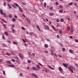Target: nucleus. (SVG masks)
Here are the masks:
<instances>
[{
	"mask_svg": "<svg viewBox=\"0 0 78 78\" xmlns=\"http://www.w3.org/2000/svg\"><path fill=\"white\" fill-rule=\"evenodd\" d=\"M69 69L73 73V71H75V68L71 66H69Z\"/></svg>",
	"mask_w": 78,
	"mask_h": 78,
	"instance_id": "obj_1",
	"label": "nucleus"
},
{
	"mask_svg": "<svg viewBox=\"0 0 78 78\" xmlns=\"http://www.w3.org/2000/svg\"><path fill=\"white\" fill-rule=\"evenodd\" d=\"M19 55L21 59H23V56L22 55L21 53H19Z\"/></svg>",
	"mask_w": 78,
	"mask_h": 78,
	"instance_id": "obj_2",
	"label": "nucleus"
},
{
	"mask_svg": "<svg viewBox=\"0 0 78 78\" xmlns=\"http://www.w3.org/2000/svg\"><path fill=\"white\" fill-rule=\"evenodd\" d=\"M32 76H34V77H35L36 78H38V76H37V75H36L35 74H32Z\"/></svg>",
	"mask_w": 78,
	"mask_h": 78,
	"instance_id": "obj_3",
	"label": "nucleus"
},
{
	"mask_svg": "<svg viewBox=\"0 0 78 78\" xmlns=\"http://www.w3.org/2000/svg\"><path fill=\"white\" fill-rule=\"evenodd\" d=\"M44 29L45 30H46V29H47V30H49V28L48 27V26H47V25H44Z\"/></svg>",
	"mask_w": 78,
	"mask_h": 78,
	"instance_id": "obj_4",
	"label": "nucleus"
},
{
	"mask_svg": "<svg viewBox=\"0 0 78 78\" xmlns=\"http://www.w3.org/2000/svg\"><path fill=\"white\" fill-rule=\"evenodd\" d=\"M32 69L34 70H36V71L38 70V69H37V68H36L35 67H33Z\"/></svg>",
	"mask_w": 78,
	"mask_h": 78,
	"instance_id": "obj_5",
	"label": "nucleus"
},
{
	"mask_svg": "<svg viewBox=\"0 0 78 78\" xmlns=\"http://www.w3.org/2000/svg\"><path fill=\"white\" fill-rule=\"evenodd\" d=\"M19 9L20 12H23V10H22V9L21 7H20V6H19Z\"/></svg>",
	"mask_w": 78,
	"mask_h": 78,
	"instance_id": "obj_6",
	"label": "nucleus"
},
{
	"mask_svg": "<svg viewBox=\"0 0 78 78\" xmlns=\"http://www.w3.org/2000/svg\"><path fill=\"white\" fill-rule=\"evenodd\" d=\"M71 33L72 34L73 33V27H71L70 30Z\"/></svg>",
	"mask_w": 78,
	"mask_h": 78,
	"instance_id": "obj_7",
	"label": "nucleus"
},
{
	"mask_svg": "<svg viewBox=\"0 0 78 78\" xmlns=\"http://www.w3.org/2000/svg\"><path fill=\"white\" fill-rule=\"evenodd\" d=\"M37 28V29L40 31H41V30L40 29V27H39V26L38 25H36Z\"/></svg>",
	"mask_w": 78,
	"mask_h": 78,
	"instance_id": "obj_8",
	"label": "nucleus"
},
{
	"mask_svg": "<svg viewBox=\"0 0 78 78\" xmlns=\"http://www.w3.org/2000/svg\"><path fill=\"white\" fill-rule=\"evenodd\" d=\"M27 20L29 23H31V22H30V19L28 18H27Z\"/></svg>",
	"mask_w": 78,
	"mask_h": 78,
	"instance_id": "obj_9",
	"label": "nucleus"
},
{
	"mask_svg": "<svg viewBox=\"0 0 78 78\" xmlns=\"http://www.w3.org/2000/svg\"><path fill=\"white\" fill-rule=\"evenodd\" d=\"M63 65L67 68V66H68V64L67 63H63Z\"/></svg>",
	"mask_w": 78,
	"mask_h": 78,
	"instance_id": "obj_10",
	"label": "nucleus"
},
{
	"mask_svg": "<svg viewBox=\"0 0 78 78\" xmlns=\"http://www.w3.org/2000/svg\"><path fill=\"white\" fill-rule=\"evenodd\" d=\"M9 67H15V66L14 65H8Z\"/></svg>",
	"mask_w": 78,
	"mask_h": 78,
	"instance_id": "obj_11",
	"label": "nucleus"
},
{
	"mask_svg": "<svg viewBox=\"0 0 78 78\" xmlns=\"http://www.w3.org/2000/svg\"><path fill=\"white\" fill-rule=\"evenodd\" d=\"M36 67L37 68V69H38V70H39V69H40V66H39V65H37Z\"/></svg>",
	"mask_w": 78,
	"mask_h": 78,
	"instance_id": "obj_12",
	"label": "nucleus"
},
{
	"mask_svg": "<svg viewBox=\"0 0 78 78\" xmlns=\"http://www.w3.org/2000/svg\"><path fill=\"white\" fill-rule=\"evenodd\" d=\"M59 70L60 72H62L63 70L62 69L61 67H59Z\"/></svg>",
	"mask_w": 78,
	"mask_h": 78,
	"instance_id": "obj_13",
	"label": "nucleus"
},
{
	"mask_svg": "<svg viewBox=\"0 0 78 78\" xmlns=\"http://www.w3.org/2000/svg\"><path fill=\"white\" fill-rule=\"evenodd\" d=\"M0 12L2 15H3V11L2 10H0Z\"/></svg>",
	"mask_w": 78,
	"mask_h": 78,
	"instance_id": "obj_14",
	"label": "nucleus"
},
{
	"mask_svg": "<svg viewBox=\"0 0 78 78\" xmlns=\"http://www.w3.org/2000/svg\"><path fill=\"white\" fill-rule=\"evenodd\" d=\"M11 29L12 30V33H14L15 32V30H14L13 29L14 28H13V27H12Z\"/></svg>",
	"mask_w": 78,
	"mask_h": 78,
	"instance_id": "obj_15",
	"label": "nucleus"
},
{
	"mask_svg": "<svg viewBox=\"0 0 78 78\" xmlns=\"http://www.w3.org/2000/svg\"><path fill=\"white\" fill-rule=\"evenodd\" d=\"M73 5V3L72 2H71L70 3L68 4V5L69 6H72Z\"/></svg>",
	"mask_w": 78,
	"mask_h": 78,
	"instance_id": "obj_16",
	"label": "nucleus"
},
{
	"mask_svg": "<svg viewBox=\"0 0 78 78\" xmlns=\"http://www.w3.org/2000/svg\"><path fill=\"white\" fill-rule=\"evenodd\" d=\"M59 33L60 34H62V31L61 30H59Z\"/></svg>",
	"mask_w": 78,
	"mask_h": 78,
	"instance_id": "obj_17",
	"label": "nucleus"
},
{
	"mask_svg": "<svg viewBox=\"0 0 78 78\" xmlns=\"http://www.w3.org/2000/svg\"><path fill=\"white\" fill-rule=\"evenodd\" d=\"M13 43L14 44H16V45L18 44V42H13Z\"/></svg>",
	"mask_w": 78,
	"mask_h": 78,
	"instance_id": "obj_18",
	"label": "nucleus"
},
{
	"mask_svg": "<svg viewBox=\"0 0 78 78\" xmlns=\"http://www.w3.org/2000/svg\"><path fill=\"white\" fill-rule=\"evenodd\" d=\"M5 34H6L7 36H8V33L7 32H5Z\"/></svg>",
	"mask_w": 78,
	"mask_h": 78,
	"instance_id": "obj_19",
	"label": "nucleus"
},
{
	"mask_svg": "<svg viewBox=\"0 0 78 78\" xmlns=\"http://www.w3.org/2000/svg\"><path fill=\"white\" fill-rule=\"evenodd\" d=\"M45 71L47 73H49L50 72V71H49V70H48V69H46L45 70Z\"/></svg>",
	"mask_w": 78,
	"mask_h": 78,
	"instance_id": "obj_20",
	"label": "nucleus"
},
{
	"mask_svg": "<svg viewBox=\"0 0 78 78\" xmlns=\"http://www.w3.org/2000/svg\"><path fill=\"white\" fill-rule=\"evenodd\" d=\"M48 67H50V69H52V70H54V68L52 67H51L50 66H48Z\"/></svg>",
	"mask_w": 78,
	"mask_h": 78,
	"instance_id": "obj_21",
	"label": "nucleus"
},
{
	"mask_svg": "<svg viewBox=\"0 0 78 78\" xmlns=\"http://www.w3.org/2000/svg\"><path fill=\"white\" fill-rule=\"evenodd\" d=\"M12 20L13 22H15L16 20V19L13 18L12 19Z\"/></svg>",
	"mask_w": 78,
	"mask_h": 78,
	"instance_id": "obj_22",
	"label": "nucleus"
},
{
	"mask_svg": "<svg viewBox=\"0 0 78 78\" xmlns=\"http://www.w3.org/2000/svg\"><path fill=\"white\" fill-rule=\"evenodd\" d=\"M28 62L29 63H31V61L30 60H28Z\"/></svg>",
	"mask_w": 78,
	"mask_h": 78,
	"instance_id": "obj_23",
	"label": "nucleus"
},
{
	"mask_svg": "<svg viewBox=\"0 0 78 78\" xmlns=\"http://www.w3.org/2000/svg\"><path fill=\"white\" fill-rule=\"evenodd\" d=\"M69 52L70 53H73V51L72 50H69Z\"/></svg>",
	"mask_w": 78,
	"mask_h": 78,
	"instance_id": "obj_24",
	"label": "nucleus"
},
{
	"mask_svg": "<svg viewBox=\"0 0 78 78\" xmlns=\"http://www.w3.org/2000/svg\"><path fill=\"white\" fill-rule=\"evenodd\" d=\"M3 26L4 27H5V28L6 29V25L5 24H3Z\"/></svg>",
	"mask_w": 78,
	"mask_h": 78,
	"instance_id": "obj_25",
	"label": "nucleus"
},
{
	"mask_svg": "<svg viewBox=\"0 0 78 78\" xmlns=\"http://www.w3.org/2000/svg\"><path fill=\"white\" fill-rule=\"evenodd\" d=\"M7 64H11V62L9 61L7 62Z\"/></svg>",
	"mask_w": 78,
	"mask_h": 78,
	"instance_id": "obj_26",
	"label": "nucleus"
},
{
	"mask_svg": "<svg viewBox=\"0 0 78 78\" xmlns=\"http://www.w3.org/2000/svg\"><path fill=\"white\" fill-rule=\"evenodd\" d=\"M59 8H61V9H62V8H63V6H62L60 5L59 6Z\"/></svg>",
	"mask_w": 78,
	"mask_h": 78,
	"instance_id": "obj_27",
	"label": "nucleus"
},
{
	"mask_svg": "<svg viewBox=\"0 0 78 78\" xmlns=\"http://www.w3.org/2000/svg\"><path fill=\"white\" fill-rule=\"evenodd\" d=\"M44 8H46V6L47 5V4H46V3H44Z\"/></svg>",
	"mask_w": 78,
	"mask_h": 78,
	"instance_id": "obj_28",
	"label": "nucleus"
},
{
	"mask_svg": "<svg viewBox=\"0 0 78 78\" xmlns=\"http://www.w3.org/2000/svg\"><path fill=\"white\" fill-rule=\"evenodd\" d=\"M50 16H53V13H50Z\"/></svg>",
	"mask_w": 78,
	"mask_h": 78,
	"instance_id": "obj_29",
	"label": "nucleus"
},
{
	"mask_svg": "<svg viewBox=\"0 0 78 78\" xmlns=\"http://www.w3.org/2000/svg\"><path fill=\"white\" fill-rule=\"evenodd\" d=\"M62 50H63V52H64V51H66V49H65V48H63L62 49Z\"/></svg>",
	"mask_w": 78,
	"mask_h": 78,
	"instance_id": "obj_30",
	"label": "nucleus"
},
{
	"mask_svg": "<svg viewBox=\"0 0 78 78\" xmlns=\"http://www.w3.org/2000/svg\"><path fill=\"white\" fill-rule=\"evenodd\" d=\"M2 21H3V22H4L6 23H7V22H6V21L4 20H3V19H2Z\"/></svg>",
	"mask_w": 78,
	"mask_h": 78,
	"instance_id": "obj_31",
	"label": "nucleus"
},
{
	"mask_svg": "<svg viewBox=\"0 0 78 78\" xmlns=\"http://www.w3.org/2000/svg\"><path fill=\"white\" fill-rule=\"evenodd\" d=\"M44 47L46 48H48V45L46 44L44 45Z\"/></svg>",
	"mask_w": 78,
	"mask_h": 78,
	"instance_id": "obj_32",
	"label": "nucleus"
},
{
	"mask_svg": "<svg viewBox=\"0 0 78 78\" xmlns=\"http://www.w3.org/2000/svg\"><path fill=\"white\" fill-rule=\"evenodd\" d=\"M60 21L61 22H63V21H64V19L62 18L60 20Z\"/></svg>",
	"mask_w": 78,
	"mask_h": 78,
	"instance_id": "obj_33",
	"label": "nucleus"
},
{
	"mask_svg": "<svg viewBox=\"0 0 78 78\" xmlns=\"http://www.w3.org/2000/svg\"><path fill=\"white\" fill-rule=\"evenodd\" d=\"M53 7H51L50 8V10H53Z\"/></svg>",
	"mask_w": 78,
	"mask_h": 78,
	"instance_id": "obj_34",
	"label": "nucleus"
},
{
	"mask_svg": "<svg viewBox=\"0 0 78 78\" xmlns=\"http://www.w3.org/2000/svg\"><path fill=\"white\" fill-rule=\"evenodd\" d=\"M63 12V10H61L59 11V12Z\"/></svg>",
	"mask_w": 78,
	"mask_h": 78,
	"instance_id": "obj_35",
	"label": "nucleus"
},
{
	"mask_svg": "<svg viewBox=\"0 0 78 78\" xmlns=\"http://www.w3.org/2000/svg\"><path fill=\"white\" fill-rule=\"evenodd\" d=\"M6 55H8V56H10L11 55H10V54L8 53H6Z\"/></svg>",
	"mask_w": 78,
	"mask_h": 78,
	"instance_id": "obj_36",
	"label": "nucleus"
},
{
	"mask_svg": "<svg viewBox=\"0 0 78 78\" xmlns=\"http://www.w3.org/2000/svg\"><path fill=\"white\" fill-rule=\"evenodd\" d=\"M3 59H0V62H3Z\"/></svg>",
	"mask_w": 78,
	"mask_h": 78,
	"instance_id": "obj_37",
	"label": "nucleus"
},
{
	"mask_svg": "<svg viewBox=\"0 0 78 78\" xmlns=\"http://www.w3.org/2000/svg\"><path fill=\"white\" fill-rule=\"evenodd\" d=\"M45 53H46V54H48V51H45Z\"/></svg>",
	"mask_w": 78,
	"mask_h": 78,
	"instance_id": "obj_38",
	"label": "nucleus"
},
{
	"mask_svg": "<svg viewBox=\"0 0 78 78\" xmlns=\"http://www.w3.org/2000/svg\"><path fill=\"white\" fill-rule=\"evenodd\" d=\"M2 37H3V39H5V36H4V35L3 34L2 35Z\"/></svg>",
	"mask_w": 78,
	"mask_h": 78,
	"instance_id": "obj_39",
	"label": "nucleus"
},
{
	"mask_svg": "<svg viewBox=\"0 0 78 78\" xmlns=\"http://www.w3.org/2000/svg\"><path fill=\"white\" fill-rule=\"evenodd\" d=\"M4 16L5 17H6V14L5 13H4Z\"/></svg>",
	"mask_w": 78,
	"mask_h": 78,
	"instance_id": "obj_40",
	"label": "nucleus"
},
{
	"mask_svg": "<svg viewBox=\"0 0 78 78\" xmlns=\"http://www.w3.org/2000/svg\"><path fill=\"white\" fill-rule=\"evenodd\" d=\"M3 73L4 75H6V74H5V71H3Z\"/></svg>",
	"mask_w": 78,
	"mask_h": 78,
	"instance_id": "obj_41",
	"label": "nucleus"
},
{
	"mask_svg": "<svg viewBox=\"0 0 78 78\" xmlns=\"http://www.w3.org/2000/svg\"><path fill=\"white\" fill-rule=\"evenodd\" d=\"M15 6H17V7H18V6H19V5H18V4H17L16 3Z\"/></svg>",
	"mask_w": 78,
	"mask_h": 78,
	"instance_id": "obj_42",
	"label": "nucleus"
},
{
	"mask_svg": "<svg viewBox=\"0 0 78 78\" xmlns=\"http://www.w3.org/2000/svg\"><path fill=\"white\" fill-rule=\"evenodd\" d=\"M14 58H15V59H18V57H17V56L15 57H14Z\"/></svg>",
	"mask_w": 78,
	"mask_h": 78,
	"instance_id": "obj_43",
	"label": "nucleus"
},
{
	"mask_svg": "<svg viewBox=\"0 0 78 78\" xmlns=\"http://www.w3.org/2000/svg\"><path fill=\"white\" fill-rule=\"evenodd\" d=\"M56 22H59V20L58 19H57L56 20Z\"/></svg>",
	"mask_w": 78,
	"mask_h": 78,
	"instance_id": "obj_44",
	"label": "nucleus"
},
{
	"mask_svg": "<svg viewBox=\"0 0 78 78\" xmlns=\"http://www.w3.org/2000/svg\"><path fill=\"white\" fill-rule=\"evenodd\" d=\"M58 56H59V57H60V58L62 57V56L61 55H60L58 54Z\"/></svg>",
	"mask_w": 78,
	"mask_h": 78,
	"instance_id": "obj_45",
	"label": "nucleus"
},
{
	"mask_svg": "<svg viewBox=\"0 0 78 78\" xmlns=\"http://www.w3.org/2000/svg\"><path fill=\"white\" fill-rule=\"evenodd\" d=\"M12 28H14V27H15V25L12 24Z\"/></svg>",
	"mask_w": 78,
	"mask_h": 78,
	"instance_id": "obj_46",
	"label": "nucleus"
},
{
	"mask_svg": "<svg viewBox=\"0 0 78 78\" xmlns=\"http://www.w3.org/2000/svg\"><path fill=\"white\" fill-rule=\"evenodd\" d=\"M8 43H9L10 44H11V41H7Z\"/></svg>",
	"mask_w": 78,
	"mask_h": 78,
	"instance_id": "obj_47",
	"label": "nucleus"
},
{
	"mask_svg": "<svg viewBox=\"0 0 78 78\" xmlns=\"http://www.w3.org/2000/svg\"><path fill=\"white\" fill-rule=\"evenodd\" d=\"M16 62H19V60H16Z\"/></svg>",
	"mask_w": 78,
	"mask_h": 78,
	"instance_id": "obj_48",
	"label": "nucleus"
},
{
	"mask_svg": "<svg viewBox=\"0 0 78 78\" xmlns=\"http://www.w3.org/2000/svg\"><path fill=\"white\" fill-rule=\"evenodd\" d=\"M55 4H56V5H59V3H58V2H56L55 3Z\"/></svg>",
	"mask_w": 78,
	"mask_h": 78,
	"instance_id": "obj_49",
	"label": "nucleus"
},
{
	"mask_svg": "<svg viewBox=\"0 0 78 78\" xmlns=\"http://www.w3.org/2000/svg\"><path fill=\"white\" fill-rule=\"evenodd\" d=\"M9 17H10V18H11V17H12V15H9Z\"/></svg>",
	"mask_w": 78,
	"mask_h": 78,
	"instance_id": "obj_50",
	"label": "nucleus"
},
{
	"mask_svg": "<svg viewBox=\"0 0 78 78\" xmlns=\"http://www.w3.org/2000/svg\"><path fill=\"white\" fill-rule=\"evenodd\" d=\"M22 30H25V28L23 27H22Z\"/></svg>",
	"mask_w": 78,
	"mask_h": 78,
	"instance_id": "obj_51",
	"label": "nucleus"
},
{
	"mask_svg": "<svg viewBox=\"0 0 78 78\" xmlns=\"http://www.w3.org/2000/svg\"><path fill=\"white\" fill-rule=\"evenodd\" d=\"M33 56H35V54L33 53L32 54Z\"/></svg>",
	"mask_w": 78,
	"mask_h": 78,
	"instance_id": "obj_52",
	"label": "nucleus"
},
{
	"mask_svg": "<svg viewBox=\"0 0 78 78\" xmlns=\"http://www.w3.org/2000/svg\"><path fill=\"white\" fill-rule=\"evenodd\" d=\"M14 17H15V18L17 19V16H15Z\"/></svg>",
	"mask_w": 78,
	"mask_h": 78,
	"instance_id": "obj_53",
	"label": "nucleus"
},
{
	"mask_svg": "<svg viewBox=\"0 0 78 78\" xmlns=\"http://www.w3.org/2000/svg\"><path fill=\"white\" fill-rule=\"evenodd\" d=\"M8 6L10 8V9H11V6H10V5H8Z\"/></svg>",
	"mask_w": 78,
	"mask_h": 78,
	"instance_id": "obj_54",
	"label": "nucleus"
},
{
	"mask_svg": "<svg viewBox=\"0 0 78 78\" xmlns=\"http://www.w3.org/2000/svg\"><path fill=\"white\" fill-rule=\"evenodd\" d=\"M12 61L13 62H15V60L14 59H12Z\"/></svg>",
	"mask_w": 78,
	"mask_h": 78,
	"instance_id": "obj_55",
	"label": "nucleus"
},
{
	"mask_svg": "<svg viewBox=\"0 0 78 78\" xmlns=\"http://www.w3.org/2000/svg\"><path fill=\"white\" fill-rule=\"evenodd\" d=\"M23 42H26V41H25V40L23 39Z\"/></svg>",
	"mask_w": 78,
	"mask_h": 78,
	"instance_id": "obj_56",
	"label": "nucleus"
},
{
	"mask_svg": "<svg viewBox=\"0 0 78 78\" xmlns=\"http://www.w3.org/2000/svg\"><path fill=\"white\" fill-rule=\"evenodd\" d=\"M20 76H23V74L21 73V74H20Z\"/></svg>",
	"mask_w": 78,
	"mask_h": 78,
	"instance_id": "obj_57",
	"label": "nucleus"
},
{
	"mask_svg": "<svg viewBox=\"0 0 78 78\" xmlns=\"http://www.w3.org/2000/svg\"><path fill=\"white\" fill-rule=\"evenodd\" d=\"M74 5L76 7H78V6H77V5H76V4L75 3H74Z\"/></svg>",
	"mask_w": 78,
	"mask_h": 78,
	"instance_id": "obj_58",
	"label": "nucleus"
},
{
	"mask_svg": "<svg viewBox=\"0 0 78 78\" xmlns=\"http://www.w3.org/2000/svg\"><path fill=\"white\" fill-rule=\"evenodd\" d=\"M75 41H76V42H78V40H77V39H75Z\"/></svg>",
	"mask_w": 78,
	"mask_h": 78,
	"instance_id": "obj_59",
	"label": "nucleus"
},
{
	"mask_svg": "<svg viewBox=\"0 0 78 78\" xmlns=\"http://www.w3.org/2000/svg\"><path fill=\"white\" fill-rule=\"evenodd\" d=\"M4 5L5 6H6V3L5 2L4 3Z\"/></svg>",
	"mask_w": 78,
	"mask_h": 78,
	"instance_id": "obj_60",
	"label": "nucleus"
},
{
	"mask_svg": "<svg viewBox=\"0 0 78 78\" xmlns=\"http://www.w3.org/2000/svg\"><path fill=\"white\" fill-rule=\"evenodd\" d=\"M52 27L53 28V29H55V27H54V26H52Z\"/></svg>",
	"mask_w": 78,
	"mask_h": 78,
	"instance_id": "obj_61",
	"label": "nucleus"
},
{
	"mask_svg": "<svg viewBox=\"0 0 78 78\" xmlns=\"http://www.w3.org/2000/svg\"><path fill=\"white\" fill-rule=\"evenodd\" d=\"M74 14H76V12H75V11H74Z\"/></svg>",
	"mask_w": 78,
	"mask_h": 78,
	"instance_id": "obj_62",
	"label": "nucleus"
},
{
	"mask_svg": "<svg viewBox=\"0 0 78 78\" xmlns=\"http://www.w3.org/2000/svg\"><path fill=\"white\" fill-rule=\"evenodd\" d=\"M57 37H58V38H59V37H59V35H57Z\"/></svg>",
	"mask_w": 78,
	"mask_h": 78,
	"instance_id": "obj_63",
	"label": "nucleus"
},
{
	"mask_svg": "<svg viewBox=\"0 0 78 78\" xmlns=\"http://www.w3.org/2000/svg\"><path fill=\"white\" fill-rule=\"evenodd\" d=\"M3 47H6V45H5V44H3Z\"/></svg>",
	"mask_w": 78,
	"mask_h": 78,
	"instance_id": "obj_64",
	"label": "nucleus"
}]
</instances>
